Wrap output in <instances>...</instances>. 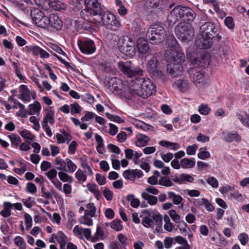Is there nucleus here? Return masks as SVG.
Returning <instances> with one entry per match:
<instances>
[{
	"instance_id": "obj_1",
	"label": "nucleus",
	"mask_w": 249,
	"mask_h": 249,
	"mask_svg": "<svg viewBox=\"0 0 249 249\" xmlns=\"http://www.w3.org/2000/svg\"><path fill=\"white\" fill-rule=\"evenodd\" d=\"M130 64L131 61L125 62L121 61L118 63L117 66L124 75L130 78V79L128 82L131 87V90L134 94L139 96V92L142 89V83L144 82V78L140 76L143 75V71L139 67L132 69Z\"/></svg>"
},
{
	"instance_id": "obj_2",
	"label": "nucleus",
	"mask_w": 249,
	"mask_h": 249,
	"mask_svg": "<svg viewBox=\"0 0 249 249\" xmlns=\"http://www.w3.org/2000/svg\"><path fill=\"white\" fill-rule=\"evenodd\" d=\"M196 16V13L191 9L178 5L170 12L167 20L170 24H174L179 20L193 21Z\"/></svg>"
},
{
	"instance_id": "obj_3",
	"label": "nucleus",
	"mask_w": 249,
	"mask_h": 249,
	"mask_svg": "<svg viewBox=\"0 0 249 249\" xmlns=\"http://www.w3.org/2000/svg\"><path fill=\"white\" fill-rule=\"evenodd\" d=\"M92 14L94 16V19L102 23L107 29L116 31L119 28L120 23L113 14L105 12L102 9L93 10Z\"/></svg>"
},
{
	"instance_id": "obj_4",
	"label": "nucleus",
	"mask_w": 249,
	"mask_h": 249,
	"mask_svg": "<svg viewBox=\"0 0 249 249\" xmlns=\"http://www.w3.org/2000/svg\"><path fill=\"white\" fill-rule=\"evenodd\" d=\"M175 32L178 39L182 41H190L195 35L192 25L185 22L179 23L175 27Z\"/></svg>"
},
{
	"instance_id": "obj_5",
	"label": "nucleus",
	"mask_w": 249,
	"mask_h": 249,
	"mask_svg": "<svg viewBox=\"0 0 249 249\" xmlns=\"http://www.w3.org/2000/svg\"><path fill=\"white\" fill-rule=\"evenodd\" d=\"M166 32L164 29L161 26L157 24L152 25L148 29L146 33V37L152 44H158L165 38Z\"/></svg>"
},
{
	"instance_id": "obj_6",
	"label": "nucleus",
	"mask_w": 249,
	"mask_h": 249,
	"mask_svg": "<svg viewBox=\"0 0 249 249\" xmlns=\"http://www.w3.org/2000/svg\"><path fill=\"white\" fill-rule=\"evenodd\" d=\"M135 43L134 39L128 36H124L120 38L118 42L119 51L126 56H132L135 55Z\"/></svg>"
},
{
	"instance_id": "obj_7",
	"label": "nucleus",
	"mask_w": 249,
	"mask_h": 249,
	"mask_svg": "<svg viewBox=\"0 0 249 249\" xmlns=\"http://www.w3.org/2000/svg\"><path fill=\"white\" fill-rule=\"evenodd\" d=\"M199 32L203 36H206L208 38L219 41L221 39V36L218 34V30L215 25L211 22L204 23L199 28Z\"/></svg>"
},
{
	"instance_id": "obj_8",
	"label": "nucleus",
	"mask_w": 249,
	"mask_h": 249,
	"mask_svg": "<svg viewBox=\"0 0 249 249\" xmlns=\"http://www.w3.org/2000/svg\"><path fill=\"white\" fill-rule=\"evenodd\" d=\"M189 73L193 83L197 88H202L207 83V76L204 72L196 69H190Z\"/></svg>"
},
{
	"instance_id": "obj_9",
	"label": "nucleus",
	"mask_w": 249,
	"mask_h": 249,
	"mask_svg": "<svg viewBox=\"0 0 249 249\" xmlns=\"http://www.w3.org/2000/svg\"><path fill=\"white\" fill-rule=\"evenodd\" d=\"M165 59L167 62L183 63L185 59L184 53L180 49H168L164 53Z\"/></svg>"
},
{
	"instance_id": "obj_10",
	"label": "nucleus",
	"mask_w": 249,
	"mask_h": 249,
	"mask_svg": "<svg viewBox=\"0 0 249 249\" xmlns=\"http://www.w3.org/2000/svg\"><path fill=\"white\" fill-rule=\"evenodd\" d=\"M187 58L192 65L196 67H204L208 66L210 63L209 57L204 53H200L199 54L195 52L188 53Z\"/></svg>"
},
{
	"instance_id": "obj_11",
	"label": "nucleus",
	"mask_w": 249,
	"mask_h": 249,
	"mask_svg": "<svg viewBox=\"0 0 249 249\" xmlns=\"http://www.w3.org/2000/svg\"><path fill=\"white\" fill-rule=\"evenodd\" d=\"M156 86L149 79H145L142 83V89L139 92V96L143 98H147L155 92Z\"/></svg>"
},
{
	"instance_id": "obj_12",
	"label": "nucleus",
	"mask_w": 249,
	"mask_h": 249,
	"mask_svg": "<svg viewBox=\"0 0 249 249\" xmlns=\"http://www.w3.org/2000/svg\"><path fill=\"white\" fill-rule=\"evenodd\" d=\"M203 35V34L200 32L197 35L195 40V45L200 49L210 48L212 46L214 40L211 38L209 39L206 36Z\"/></svg>"
},
{
	"instance_id": "obj_13",
	"label": "nucleus",
	"mask_w": 249,
	"mask_h": 249,
	"mask_svg": "<svg viewBox=\"0 0 249 249\" xmlns=\"http://www.w3.org/2000/svg\"><path fill=\"white\" fill-rule=\"evenodd\" d=\"M167 71L172 77H176L182 74L183 71L182 63L168 62Z\"/></svg>"
},
{
	"instance_id": "obj_14",
	"label": "nucleus",
	"mask_w": 249,
	"mask_h": 249,
	"mask_svg": "<svg viewBox=\"0 0 249 249\" xmlns=\"http://www.w3.org/2000/svg\"><path fill=\"white\" fill-rule=\"evenodd\" d=\"M73 232L75 236L80 239L84 237L89 240L91 237V231L89 228H83L76 225L73 228Z\"/></svg>"
},
{
	"instance_id": "obj_15",
	"label": "nucleus",
	"mask_w": 249,
	"mask_h": 249,
	"mask_svg": "<svg viewBox=\"0 0 249 249\" xmlns=\"http://www.w3.org/2000/svg\"><path fill=\"white\" fill-rule=\"evenodd\" d=\"M78 46L81 52L87 54L92 53L96 49L93 41L91 40L80 42L78 43Z\"/></svg>"
},
{
	"instance_id": "obj_16",
	"label": "nucleus",
	"mask_w": 249,
	"mask_h": 249,
	"mask_svg": "<svg viewBox=\"0 0 249 249\" xmlns=\"http://www.w3.org/2000/svg\"><path fill=\"white\" fill-rule=\"evenodd\" d=\"M222 139L228 142H239L241 140V136L236 131H222Z\"/></svg>"
},
{
	"instance_id": "obj_17",
	"label": "nucleus",
	"mask_w": 249,
	"mask_h": 249,
	"mask_svg": "<svg viewBox=\"0 0 249 249\" xmlns=\"http://www.w3.org/2000/svg\"><path fill=\"white\" fill-rule=\"evenodd\" d=\"M173 86L181 92L187 91L190 88V83L187 79H179L175 81Z\"/></svg>"
},
{
	"instance_id": "obj_18",
	"label": "nucleus",
	"mask_w": 249,
	"mask_h": 249,
	"mask_svg": "<svg viewBox=\"0 0 249 249\" xmlns=\"http://www.w3.org/2000/svg\"><path fill=\"white\" fill-rule=\"evenodd\" d=\"M148 71L151 77L155 80L163 81L166 78V75L161 70V66Z\"/></svg>"
},
{
	"instance_id": "obj_19",
	"label": "nucleus",
	"mask_w": 249,
	"mask_h": 249,
	"mask_svg": "<svg viewBox=\"0 0 249 249\" xmlns=\"http://www.w3.org/2000/svg\"><path fill=\"white\" fill-rule=\"evenodd\" d=\"M108 83L110 89L113 90V92H115L116 94H118L121 90H123L124 86L121 80L115 77L111 78Z\"/></svg>"
},
{
	"instance_id": "obj_20",
	"label": "nucleus",
	"mask_w": 249,
	"mask_h": 249,
	"mask_svg": "<svg viewBox=\"0 0 249 249\" xmlns=\"http://www.w3.org/2000/svg\"><path fill=\"white\" fill-rule=\"evenodd\" d=\"M143 175V173L141 170H126L123 173V177L127 179L134 180L136 177L140 178Z\"/></svg>"
},
{
	"instance_id": "obj_21",
	"label": "nucleus",
	"mask_w": 249,
	"mask_h": 249,
	"mask_svg": "<svg viewBox=\"0 0 249 249\" xmlns=\"http://www.w3.org/2000/svg\"><path fill=\"white\" fill-rule=\"evenodd\" d=\"M49 20V26L57 30H60L62 28L63 26L62 21L57 15L54 14H50Z\"/></svg>"
},
{
	"instance_id": "obj_22",
	"label": "nucleus",
	"mask_w": 249,
	"mask_h": 249,
	"mask_svg": "<svg viewBox=\"0 0 249 249\" xmlns=\"http://www.w3.org/2000/svg\"><path fill=\"white\" fill-rule=\"evenodd\" d=\"M60 133H57L56 135L57 141L59 143H63L67 142L69 143L71 140V135L65 130H61Z\"/></svg>"
},
{
	"instance_id": "obj_23",
	"label": "nucleus",
	"mask_w": 249,
	"mask_h": 249,
	"mask_svg": "<svg viewBox=\"0 0 249 249\" xmlns=\"http://www.w3.org/2000/svg\"><path fill=\"white\" fill-rule=\"evenodd\" d=\"M137 47L139 53L141 54L146 53L149 48L147 41L142 38H140L137 40Z\"/></svg>"
},
{
	"instance_id": "obj_24",
	"label": "nucleus",
	"mask_w": 249,
	"mask_h": 249,
	"mask_svg": "<svg viewBox=\"0 0 249 249\" xmlns=\"http://www.w3.org/2000/svg\"><path fill=\"white\" fill-rule=\"evenodd\" d=\"M168 195L169 199L172 200L174 204L180 205L178 206L179 209L183 208V198L180 196L176 195L174 192L171 191L168 192Z\"/></svg>"
},
{
	"instance_id": "obj_25",
	"label": "nucleus",
	"mask_w": 249,
	"mask_h": 249,
	"mask_svg": "<svg viewBox=\"0 0 249 249\" xmlns=\"http://www.w3.org/2000/svg\"><path fill=\"white\" fill-rule=\"evenodd\" d=\"M55 236V239L60 245V249H65L68 237L61 231H58Z\"/></svg>"
},
{
	"instance_id": "obj_26",
	"label": "nucleus",
	"mask_w": 249,
	"mask_h": 249,
	"mask_svg": "<svg viewBox=\"0 0 249 249\" xmlns=\"http://www.w3.org/2000/svg\"><path fill=\"white\" fill-rule=\"evenodd\" d=\"M19 91L20 94L19 95L18 98L24 102H28L30 101V92L27 87L25 85H21L19 87Z\"/></svg>"
},
{
	"instance_id": "obj_27",
	"label": "nucleus",
	"mask_w": 249,
	"mask_h": 249,
	"mask_svg": "<svg viewBox=\"0 0 249 249\" xmlns=\"http://www.w3.org/2000/svg\"><path fill=\"white\" fill-rule=\"evenodd\" d=\"M95 117L96 122L102 124L105 123L104 118L101 117L96 116L95 114L92 112H87L84 116L82 117L81 120L83 122L88 121Z\"/></svg>"
},
{
	"instance_id": "obj_28",
	"label": "nucleus",
	"mask_w": 249,
	"mask_h": 249,
	"mask_svg": "<svg viewBox=\"0 0 249 249\" xmlns=\"http://www.w3.org/2000/svg\"><path fill=\"white\" fill-rule=\"evenodd\" d=\"M118 94L128 100H132L135 94L133 93L130 85L129 87L124 86L123 90H121L120 91L118 92Z\"/></svg>"
},
{
	"instance_id": "obj_29",
	"label": "nucleus",
	"mask_w": 249,
	"mask_h": 249,
	"mask_svg": "<svg viewBox=\"0 0 249 249\" xmlns=\"http://www.w3.org/2000/svg\"><path fill=\"white\" fill-rule=\"evenodd\" d=\"M161 146L170 150H177L180 148V145L177 142H172L168 141L162 140L159 142Z\"/></svg>"
},
{
	"instance_id": "obj_30",
	"label": "nucleus",
	"mask_w": 249,
	"mask_h": 249,
	"mask_svg": "<svg viewBox=\"0 0 249 249\" xmlns=\"http://www.w3.org/2000/svg\"><path fill=\"white\" fill-rule=\"evenodd\" d=\"M147 215L153 219L154 224L161 225L162 223V216L158 212H146Z\"/></svg>"
},
{
	"instance_id": "obj_31",
	"label": "nucleus",
	"mask_w": 249,
	"mask_h": 249,
	"mask_svg": "<svg viewBox=\"0 0 249 249\" xmlns=\"http://www.w3.org/2000/svg\"><path fill=\"white\" fill-rule=\"evenodd\" d=\"M147 71H149L156 68L160 67L159 60L155 55L153 56L152 58L147 62L146 64Z\"/></svg>"
},
{
	"instance_id": "obj_32",
	"label": "nucleus",
	"mask_w": 249,
	"mask_h": 249,
	"mask_svg": "<svg viewBox=\"0 0 249 249\" xmlns=\"http://www.w3.org/2000/svg\"><path fill=\"white\" fill-rule=\"evenodd\" d=\"M31 16L36 24L44 14L38 8H34L31 11Z\"/></svg>"
},
{
	"instance_id": "obj_33",
	"label": "nucleus",
	"mask_w": 249,
	"mask_h": 249,
	"mask_svg": "<svg viewBox=\"0 0 249 249\" xmlns=\"http://www.w3.org/2000/svg\"><path fill=\"white\" fill-rule=\"evenodd\" d=\"M142 198L147 200L148 203L151 205H155L157 203L158 198L156 196L150 195L147 192H142Z\"/></svg>"
},
{
	"instance_id": "obj_34",
	"label": "nucleus",
	"mask_w": 249,
	"mask_h": 249,
	"mask_svg": "<svg viewBox=\"0 0 249 249\" xmlns=\"http://www.w3.org/2000/svg\"><path fill=\"white\" fill-rule=\"evenodd\" d=\"M181 167L183 169L191 168L195 165V160L188 158H183L180 160Z\"/></svg>"
},
{
	"instance_id": "obj_35",
	"label": "nucleus",
	"mask_w": 249,
	"mask_h": 249,
	"mask_svg": "<svg viewBox=\"0 0 249 249\" xmlns=\"http://www.w3.org/2000/svg\"><path fill=\"white\" fill-rule=\"evenodd\" d=\"M87 187L90 192L94 194L95 197L97 199H99L101 194L98 189V187L97 185L93 183H88L87 185Z\"/></svg>"
},
{
	"instance_id": "obj_36",
	"label": "nucleus",
	"mask_w": 249,
	"mask_h": 249,
	"mask_svg": "<svg viewBox=\"0 0 249 249\" xmlns=\"http://www.w3.org/2000/svg\"><path fill=\"white\" fill-rule=\"evenodd\" d=\"M166 43L169 48L168 49L174 50L180 49L178 47L177 41L173 36H168L167 39Z\"/></svg>"
},
{
	"instance_id": "obj_37",
	"label": "nucleus",
	"mask_w": 249,
	"mask_h": 249,
	"mask_svg": "<svg viewBox=\"0 0 249 249\" xmlns=\"http://www.w3.org/2000/svg\"><path fill=\"white\" fill-rule=\"evenodd\" d=\"M49 18L50 16L48 17L44 14L42 18L39 19V20L36 24V25L39 27L44 28L48 27L50 24Z\"/></svg>"
},
{
	"instance_id": "obj_38",
	"label": "nucleus",
	"mask_w": 249,
	"mask_h": 249,
	"mask_svg": "<svg viewBox=\"0 0 249 249\" xmlns=\"http://www.w3.org/2000/svg\"><path fill=\"white\" fill-rule=\"evenodd\" d=\"M66 159L64 160L60 157H57L55 159V163L57 165L56 168L57 170H60V171H66Z\"/></svg>"
},
{
	"instance_id": "obj_39",
	"label": "nucleus",
	"mask_w": 249,
	"mask_h": 249,
	"mask_svg": "<svg viewBox=\"0 0 249 249\" xmlns=\"http://www.w3.org/2000/svg\"><path fill=\"white\" fill-rule=\"evenodd\" d=\"M87 209L85 210L84 213L88 214L91 217H94L95 214L96 208L93 203H89L87 205Z\"/></svg>"
},
{
	"instance_id": "obj_40",
	"label": "nucleus",
	"mask_w": 249,
	"mask_h": 249,
	"mask_svg": "<svg viewBox=\"0 0 249 249\" xmlns=\"http://www.w3.org/2000/svg\"><path fill=\"white\" fill-rule=\"evenodd\" d=\"M41 107L40 104L37 101H35L33 104H31L29 106V114L32 115L38 113Z\"/></svg>"
},
{
	"instance_id": "obj_41",
	"label": "nucleus",
	"mask_w": 249,
	"mask_h": 249,
	"mask_svg": "<svg viewBox=\"0 0 249 249\" xmlns=\"http://www.w3.org/2000/svg\"><path fill=\"white\" fill-rule=\"evenodd\" d=\"M88 214L85 213L84 215L81 216L78 219V222L81 224H84L88 226H90L93 225L92 220L89 217Z\"/></svg>"
},
{
	"instance_id": "obj_42",
	"label": "nucleus",
	"mask_w": 249,
	"mask_h": 249,
	"mask_svg": "<svg viewBox=\"0 0 249 249\" xmlns=\"http://www.w3.org/2000/svg\"><path fill=\"white\" fill-rule=\"evenodd\" d=\"M39 55L41 58H46L49 57V53L45 50H43L40 47L36 46L35 50H34V55Z\"/></svg>"
},
{
	"instance_id": "obj_43",
	"label": "nucleus",
	"mask_w": 249,
	"mask_h": 249,
	"mask_svg": "<svg viewBox=\"0 0 249 249\" xmlns=\"http://www.w3.org/2000/svg\"><path fill=\"white\" fill-rule=\"evenodd\" d=\"M15 245L19 249H26V244L24 239L19 236H16L14 240Z\"/></svg>"
},
{
	"instance_id": "obj_44",
	"label": "nucleus",
	"mask_w": 249,
	"mask_h": 249,
	"mask_svg": "<svg viewBox=\"0 0 249 249\" xmlns=\"http://www.w3.org/2000/svg\"><path fill=\"white\" fill-rule=\"evenodd\" d=\"M63 171H62L58 172V174L59 179L63 182L72 183L73 182V178L72 177Z\"/></svg>"
},
{
	"instance_id": "obj_45",
	"label": "nucleus",
	"mask_w": 249,
	"mask_h": 249,
	"mask_svg": "<svg viewBox=\"0 0 249 249\" xmlns=\"http://www.w3.org/2000/svg\"><path fill=\"white\" fill-rule=\"evenodd\" d=\"M150 139L148 137L144 135H139L138 136V141L136 145L138 146H143L145 145L149 141Z\"/></svg>"
},
{
	"instance_id": "obj_46",
	"label": "nucleus",
	"mask_w": 249,
	"mask_h": 249,
	"mask_svg": "<svg viewBox=\"0 0 249 249\" xmlns=\"http://www.w3.org/2000/svg\"><path fill=\"white\" fill-rule=\"evenodd\" d=\"M105 238V234L102 228L98 226L95 235L92 238L93 241H97L98 240L103 239Z\"/></svg>"
},
{
	"instance_id": "obj_47",
	"label": "nucleus",
	"mask_w": 249,
	"mask_h": 249,
	"mask_svg": "<svg viewBox=\"0 0 249 249\" xmlns=\"http://www.w3.org/2000/svg\"><path fill=\"white\" fill-rule=\"evenodd\" d=\"M110 227L116 231H122L124 227L121 224V221L119 219H114L110 223Z\"/></svg>"
},
{
	"instance_id": "obj_48",
	"label": "nucleus",
	"mask_w": 249,
	"mask_h": 249,
	"mask_svg": "<svg viewBox=\"0 0 249 249\" xmlns=\"http://www.w3.org/2000/svg\"><path fill=\"white\" fill-rule=\"evenodd\" d=\"M159 184L166 187L172 186L174 184L172 181L167 177L160 178L159 180Z\"/></svg>"
},
{
	"instance_id": "obj_49",
	"label": "nucleus",
	"mask_w": 249,
	"mask_h": 249,
	"mask_svg": "<svg viewBox=\"0 0 249 249\" xmlns=\"http://www.w3.org/2000/svg\"><path fill=\"white\" fill-rule=\"evenodd\" d=\"M127 200L130 202L131 206L133 208H138L140 204L139 200L136 198L134 195H129L126 197Z\"/></svg>"
},
{
	"instance_id": "obj_50",
	"label": "nucleus",
	"mask_w": 249,
	"mask_h": 249,
	"mask_svg": "<svg viewBox=\"0 0 249 249\" xmlns=\"http://www.w3.org/2000/svg\"><path fill=\"white\" fill-rule=\"evenodd\" d=\"M54 120V112L52 110H49L43 119V124H53Z\"/></svg>"
},
{
	"instance_id": "obj_51",
	"label": "nucleus",
	"mask_w": 249,
	"mask_h": 249,
	"mask_svg": "<svg viewBox=\"0 0 249 249\" xmlns=\"http://www.w3.org/2000/svg\"><path fill=\"white\" fill-rule=\"evenodd\" d=\"M11 140L12 145L17 147L21 142V139L17 135L12 134L8 136Z\"/></svg>"
},
{
	"instance_id": "obj_52",
	"label": "nucleus",
	"mask_w": 249,
	"mask_h": 249,
	"mask_svg": "<svg viewBox=\"0 0 249 249\" xmlns=\"http://www.w3.org/2000/svg\"><path fill=\"white\" fill-rule=\"evenodd\" d=\"M20 135L28 143H31L35 138V136L27 130H23L21 132Z\"/></svg>"
},
{
	"instance_id": "obj_53",
	"label": "nucleus",
	"mask_w": 249,
	"mask_h": 249,
	"mask_svg": "<svg viewBox=\"0 0 249 249\" xmlns=\"http://www.w3.org/2000/svg\"><path fill=\"white\" fill-rule=\"evenodd\" d=\"M211 111V108L207 104H201L198 107V111L202 115H207Z\"/></svg>"
},
{
	"instance_id": "obj_54",
	"label": "nucleus",
	"mask_w": 249,
	"mask_h": 249,
	"mask_svg": "<svg viewBox=\"0 0 249 249\" xmlns=\"http://www.w3.org/2000/svg\"><path fill=\"white\" fill-rule=\"evenodd\" d=\"M197 157L200 159L205 160L210 157V154L206 151V147H201L199 149V152L197 154Z\"/></svg>"
},
{
	"instance_id": "obj_55",
	"label": "nucleus",
	"mask_w": 249,
	"mask_h": 249,
	"mask_svg": "<svg viewBox=\"0 0 249 249\" xmlns=\"http://www.w3.org/2000/svg\"><path fill=\"white\" fill-rule=\"evenodd\" d=\"M85 2L88 7L93 8V10L101 9L97 0H85Z\"/></svg>"
},
{
	"instance_id": "obj_56",
	"label": "nucleus",
	"mask_w": 249,
	"mask_h": 249,
	"mask_svg": "<svg viewBox=\"0 0 249 249\" xmlns=\"http://www.w3.org/2000/svg\"><path fill=\"white\" fill-rule=\"evenodd\" d=\"M75 178L79 181L85 182L87 179V176L82 170L78 169L75 174Z\"/></svg>"
},
{
	"instance_id": "obj_57",
	"label": "nucleus",
	"mask_w": 249,
	"mask_h": 249,
	"mask_svg": "<svg viewBox=\"0 0 249 249\" xmlns=\"http://www.w3.org/2000/svg\"><path fill=\"white\" fill-rule=\"evenodd\" d=\"M67 166L68 171L70 173H73L77 169L76 164L70 159H66V166Z\"/></svg>"
},
{
	"instance_id": "obj_58",
	"label": "nucleus",
	"mask_w": 249,
	"mask_h": 249,
	"mask_svg": "<svg viewBox=\"0 0 249 249\" xmlns=\"http://www.w3.org/2000/svg\"><path fill=\"white\" fill-rule=\"evenodd\" d=\"M180 178L181 179V184L186 182H192L194 180V178L192 176L185 173L180 174Z\"/></svg>"
},
{
	"instance_id": "obj_59",
	"label": "nucleus",
	"mask_w": 249,
	"mask_h": 249,
	"mask_svg": "<svg viewBox=\"0 0 249 249\" xmlns=\"http://www.w3.org/2000/svg\"><path fill=\"white\" fill-rule=\"evenodd\" d=\"M142 224L146 228H150L154 225V221L148 215L144 216L142 220Z\"/></svg>"
},
{
	"instance_id": "obj_60",
	"label": "nucleus",
	"mask_w": 249,
	"mask_h": 249,
	"mask_svg": "<svg viewBox=\"0 0 249 249\" xmlns=\"http://www.w3.org/2000/svg\"><path fill=\"white\" fill-rule=\"evenodd\" d=\"M107 117L111 121H114L117 123H125L126 122L124 120L121 118L119 116H114L111 115L108 113H106Z\"/></svg>"
},
{
	"instance_id": "obj_61",
	"label": "nucleus",
	"mask_w": 249,
	"mask_h": 249,
	"mask_svg": "<svg viewBox=\"0 0 249 249\" xmlns=\"http://www.w3.org/2000/svg\"><path fill=\"white\" fill-rule=\"evenodd\" d=\"M103 194L106 199L108 201L112 200L113 196V193L112 191L110 190L107 187L105 188L104 191H103Z\"/></svg>"
},
{
	"instance_id": "obj_62",
	"label": "nucleus",
	"mask_w": 249,
	"mask_h": 249,
	"mask_svg": "<svg viewBox=\"0 0 249 249\" xmlns=\"http://www.w3.org/2000/svg\"><path fill=\"white\" fill-rule=\"evenodd\" d=\"M81 111V107L77 103L71 105V114L79 113Z\"/></svg>"
},
{
	"instance_id": "obj_63",
	"label": "nucleus",
	"mask_w": 249,
	"mask_h": 249,
	"mask_svg": "<svg viewBox=\"0 0 249 249\" xmlns=\"http://www.w3.org/2000/svg\"><path fill=\"white\" fill-rule=\"evenodd\" d=\"M238 239L242 245H245L249 241V238L248 234L245 232L242 233L238 235Z\"/></svg>"
},
{
	"instance_id": "obj_64",
	"label": "nucleus",
	"mask_w": 249,
	"mask_h": 249,
	"mask_svg": "<svg viewBox=\"0 0 249 249\" xmlns=\"http://www.w3.org/2000/svg\"><path fill=\"white\" fill-rule=\"evenodd\" d=\"M169 214L174 222L176 223H178L179 222L180 216L176 213L175 210H171L169 212Z\"/></svg>"
}]
</instances>
